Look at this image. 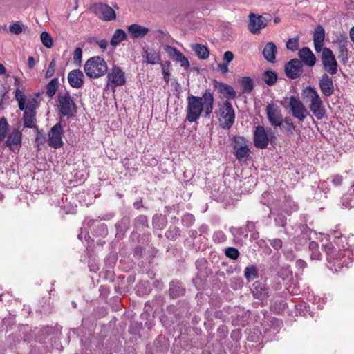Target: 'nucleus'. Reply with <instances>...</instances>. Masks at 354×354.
Listing matches in <instances>:
<instances>
[{
    "mask_svg": "<svg viewBox=\"0 0 354 354\" xmlns=\"http://www.w3.org/2000/svg\"><path fill=\"white\" fill-rule=\"evenodd\" d=\"M187 106L186 109V119L189 122H196L202 113L209 118L214 109V93L210 88H206L202 96L188 95L187 97Z\"/></svg>",
    "mask_w": 354,
    "mask_h": 354,
    "instance_id": "nucleus-1",
    "label": "nucleus"
},
{
    "mask_svg": "<svg viewBox=\"0 0 354 354\" xmlns=\"http://www.w3.org/2000/svg\"><path fill=\"white\" fill-rule=\"evenodd\" d=\"M84 69L89 78L95 79L105 75L107 73L108 66L102 57L94 56L86 62Z\"/></svg>",
    "mask_w": 354,
    "mask_h": 354,
    "instance_id": "nucleus-2",
    "label": "nucleus"
},
{
    "mask_svg": "<svg viewBox=\"0 0 354 354\" xmlns=\"http://www.w3.org/2000/svg\"><path fill=\"white\" fill-rule=\"evenodd\" d=\"M304 92L310 100V111L317 119L322 120L326 116V109L316 89L312 86H307Z\"/></svg>",
    "mask_w": 354,
    "mask_h": 354,
    "instance_id": "nucleus-3",
    "label": "nucleus"
},
{
    "mask_svg": "<svg viewBox=\"0 0 354 354\" xmlns=\"http://www.w3.org/2000/svg\"><path fill=\"white\" fill-rule=\"evenodd\" d=\"M59 115L60 118H69L77 113V106L74 99L68 91L59 93L57 96Z\"/></svg>",
    "mask_w": 354,
    "mask_h": 354,
    "instance_id": "nucleus-4",
    "label": "nucleus"
},
{
    "mask_svg": "<svg viewBox=\"0 0 354 354\" xmlns=\"http://www.w3.org/2000/svg\"><path fill=\"white\" fill-rule=\"evenodd\" d=\"M232 146L234 149V155L239 161L246 160L250 153L249 140L241 136H233L231 137Z\"/></svg>",
    "mask_w": 354,
    "mask_h": 354,
    "instance_id": "nucleus-5",
    "label": "nucleus"
},
{
    "mask_svg": "<svg viewBox=\"0 0 354 354\" xmlns=\"http://www.w3.org/2000/svg\"><path fill=\"white\" fill-rule=\"evenodd\" d=\"M218 114L224 119V122L221 127L224 129H230L235 121V111L231 102L228 100L224 101L218 104Z\"/></svg>",
    "mask_w": 354,
    "mask_h": 354,
    "instance_id": "nucleus-6",
    "label": "nucleus"
},
{
    "mask_svg": "<svg viewBox=\"0 0 354 354\" xmlns=\"http://www.w3.org/2000/svg\"><path fill=\"white\" fill-rule=\"evenodd\" d=\"M326 260L329 264L328 268L333 272H337L342 267L340 261L342 259V252L337 250L331 243H327L323 245Z\"/></svg>",
    "mask_w": 354,
    "mask_h": 354,
    "instance_id": "nucleus-7",
    "label": "nucleus"
},
{
    "mask_svg": "<svg viewBox=\"0 0 354 354\" xmlns=\"http://www.w3.org/2000/svg\"><path fill=\"white\" fill-rule=\"evenodd\" d=\"M288 107L290 108L292 116L301 122L310 115L303 102L299 98L295 96H291L289 98Z\"/></svg>",
    "mask_w": 354,
    "mask_h": 354,
    "instance_id": "nucleus-8",
    "label": "nucleus"
},
{
    "mask_svg": "<svg viewBox=\"0 0 354 354\" xmlns=\"http://www.w3.org/2000/svg\"><path fill=\"white\" fill-rule=\"evenodd\" d=\"M90 10L103 21H111L116 18L114 10L105 3H95L91 6Z\"/></svg>",
    "mask_w": 354,
    "mask_h": 354,
    "instance_id": "nucleus-9",
    "label": "nucleus"
},
{
    "mask_svg": "<svg viewBox=\"0 0 354 354\" xmlns=\"http://www.w3.org/2000/svg\"><path fill=\"white\" fill-rule=\"evenodd\" d=\"M322 62L324 68L330 75L337 74L338 64L333 51L328 48H324L322 53Z\"/></svg>",
    "mask_w": 354,
    "mask_h": 354,
    "instance_id": "nucleus-10",
    "label": "nucleus"
},
{
    "mask_svg": "<svg viewBox=\"0 0 354 354\" xmlns=\"http://www.w3.org/2000/svg\"><path fill=\"white\" fill-rule=\"evenodd\" d=\"M15 99L18 102V106L20 111H28L36 112V109L39 106V102L35 97H32L26 102V96L21 92L19 88L15 91Z\"/></svg>",
    "mask_w": 354,
    "mask_h": 354,
    "instance_id": "nucleus-11",
    "label": "nucleus"
},
{
    "mask_svg": "<svg viewBox=\"0 0 354 354\" xmlns=\"http://www.w3.org/2000/svg\"><path fill=\"white\" fill-rule=\"evenodd\" d=\"M169 348V340L164 335H160L152 344L147 346V354H165Z\"/></svg>",
    "mask_w": 354,
    "mask_h": 354,
    "instance_id": "nucleus-12",
    "label": "nucleus"
},
{
    "mask_svg": "<svg viewBox=\"0 0 354 354\" xmlns=\"http://www.w3.org/2000/svg\"><path fill=\"white\" fill-rule=\"evenodd\" d=\"M63 133L62 124L59 122L52 127L48 132V145L55 149L62 147L64 145L62 141Z\"/></svg>",
    "mask_w": 354,
    "mask_h": 354,
    "instance_id": "nucleus-13",
    "label": "nucleus"
},
{
    "mask_svg": "<svg viewBox=\"0 0 354 354\" xmlns=\"http://www.w3.org/2000/svg\"><path fill=\"white\" fill-rule=\"evenodd\" d=\"M266 115L270 124L272 127H281L283 116L281 109L277 104L272 102L266 106Z\"/></svg>",
    "mask_w": 354,
    "mask_h": 354,
    "instance_id": "nucleus-14",
    "label": "nucleus"
},
{
    "mask_svg": "<svg viewBox=\"0 0 354 354\" xmlns=\"http://www.w3.org/2000/svg\"><path fill=\"white\" fill-rule=\"evenodd\" d=\"M107 83L113 87L123 86L126 83L124 72L118 66L114 65L107 75Z\"/></svg>",
    "mask_w": 354,
    "mask_h": 354,
    "instance_id": "nucleus-15",
    "label": "nucleus"
},
{
    "mask_svg": "<svg viewBox=\"0 0 354 354\" xmlns=\"http://www.w3.org/2000/svg\"><path fill=\"white\" fill-rule=\"evenodd\" d=\"M286 75L290 79H296L303 73V63L301 60L295 58L285 64Z\"/></svg>",
    "mask_w": 354,
    "mask_h": 354,
    "instance_id": "nucleus-16",
    "label": "nucleus"
},
{
    "mask_svg": "<svg viewBox=\"0 0 354 354\" xmlns=\"http://www.w3.org/2000/svg\"><path fill=\"white\" fill-rule=\"evenodd\" d=\"M22 133L18 129H14L8 136L4 145L13 152L19 151L21 147Z\"/></svg>",
    "mask_w": 354,
    "mask_h": 354,
    "instance_id": "nucleus-17",
    "label": "nucleus"
},
{
    "mask_svg": "<svg viewBox=\"0 0 354 354\" xmlns=\"http://www.w3.org/2000/svg\"><path fill=\"white\" fill-rule=\"evenodd\" d=\"M269 143V139L263 126L256 127L254 133V145L257 148L264 149Z\"/></svg>",
    "mask_w": 354,
    "mask_h": 354,
    "instance_id": "nucleus-18",
    "label": "nucleus"
},
{
    "mask_svg": "<svg viewBox=\"0 0 354 354\" xmlns=\"http://www.w3.org/2000/svg\"><path fill=\"white\" fill-rule=\"evenodd\" d=\"M251 292L254 298L264 300L269 296V288L265 281H256L252 284Z\"/></svg>",
    "mask_w": 354,
    "mask_h": 354,
    "instance_id": "nucleus-19",
    "label": "nucleus"
},
{
    "mask_svg": "<svg viewBox=\"0 0 354 354\" xmlns=\"http://www.w3.org/2000/svg\"><path fill=\"white\" fill-rule=\"evenodd\" d=\"M133 230L131 236L138 238L140 236L139 232H144L149 227L147 216L142 214L137 216L133 221Z\"/></svg>",
    "mask_w": 354,
    "mask_h": 354,
    "instance_id": "nucleus-20",
    "label": "nucleus"
},
{
    "mask_svg": "<svg viewBox=\"0 0 354 354\" xmlns=\"http://www.w3.org/2000/svg\"><path fill=\"white\" fill-rule=\"evenodd\" d=\"M319 86L322 94L326 97L331 96L335 91L332 78L326 73L322 75L319 80Z\"/></svg>",
    "mask_w": 354,
    "mask_h": 354,
    "instance_id": "nucleus-21",
    "label": "nucleus"
},
{
    "mask_svg": "<svg viewBox=\"0 0 354 354\" xmlns=\"http://www.w3.org/2000/svg\"><path fill=\"white\" fill-rule=\"evenodd\" d=\"M212 84L214 85V88L217 89L218 93L223 95V96L227 99H235L236 97V91L234 88L227 84L223 82H220L216 80H212Z\"/></svg>",
    "mask_w": 354,
    "mask_h": 354,
    "instance_id": "nucleus-22",
    "label": "nucleus"
},
{
    "mask_svg": "<svg viewBox=\"0 0 354 354\" xmlns=\"http://www.w3.org/2000/svg\"><path fill=\"white\" fill-rule=\"evenodd\" d=\"M265 18L262 16H256L254 14H250L249 30L253 34L259 33L260 30L266 26Z\"/></svg>",
    "mask_w": 354,
    "mask_h": 354,
    "instance_id": "nucleus-23",
    "label": "nucleus"
},
{
    "mask_svg": "<svg viewBox=\"0 0 354 354\" xmlns=\"http://www.w3.org/2000/svg\"><path fill=\"white\" fill-rule=\"evenodd\" d=\"M68 81L70 86L74 88H80L84 84V74L80 69H75L69 72Z\"/></svg>",
    "mask_w": 354,
    "mask_h": 354,
    "instance_id": "nucleus-24",
    "label": "nucleus"
},
{
    "mask_svg": "<svg viewBox=\"0 0 354 354\" xmlns=\"http://www.w3.org/2000/svg\"><path fill=\"white\" fill-rule=\"evenodd\" d=\"M131 217L129 215L123 216L120 221H118L115 225L116 234L115 236L118 239H122L126 232L130 227Z\"/></svg>",
    "mask_w": 354,
    "mask_h": 354,
    "instance_id": "nucleus-25",
    "label": "nucleus"
},
{
    "mask_svg": "<svg viewBox=\"0 0 354 354\" xmlns=\"http://www.w3.org/2000/svg\"><path fill=\"white\" fill-rule=\"evenodd\" d=\"M270 303V310L279 315L283 313L288 306L285 299L280 295L274 296Z\"/></svg>",
    "mask_w": 354,
    "mask_h": 354,
    "instance_id": "nucleus-26",
    "label": "nucleus"
},
{
    "mask_svg": "<svg viewBox=\"0 0 354 354\" xmlns=\"http://www.w3.org/2000/svg\"><path fill=\"white\" fill-rule=\"evenodd\" d=\"M299 57L306 66H313L316 63V57L313 53L308 47H304L299 51Z\"/></svg>",
    "mask_w": 354,
    "mask_h": 354,
    "instance_id": "nucleus-27",
    "label": "nucleus"
},
{
    "mask_svg": "<svg viewBox=\"0 0 354 354\" xmlns=\"http://www.w3.org/2000/svg\"><path fill=\"white\" fill-rule=\"evenodd\" d=\"M142 57L147 64H156L160 61V56L154 49L145 46L142 48Z\"/></svg>",
    "mask_w": 354,
    "mask_h": 354,
    "instance_id": "nucleus-28",
    "label": "nucleus"
},
{
    "mask_svg": "<svg viewBox=\"0 0 354 354\" xmlns=\"http://www.w3.org/2000/svg\"><path fill=\"white\" fill-rule=\"evenodd\" d=\"M127 30L133 39L143 38L149 31L148 28L137 24L127 26Z\"/></svg>",
    "mask_w": 354,
    "mask_h": 354,
    "instance_id": "nucleus-29",
    "label": "nucleus"
},
{
    "mask_svg": "<svg viewBox=\"0 0 354 354\" xmlns=\"http://www.w3.org/2000/svg\"><path fill=\"white\" fill-rule=\"evenodd\" d=\"M277 52V46L273 42H268L265 46L263 55L268 62L274 63L276 61V54Z\"/></svg>",
    "mask_w": 354,
    "mask_h": 354,
    "instance_id": "nucleus-30",
    "label": "nucleus"
},
{
    "mask_svg": "<svg viewBox=\"0 0 354 354\" xmlns=\"http://www.w3.org/2000/svg\"><path fill=\"white\" fill-rule=\"evenodd\" d=\"M36 114L37 112L24 111L23 122L24 127L37 129Z\"/></svg>",
    "mask_w": 354,
    "mask_h": 354,
    "instance_id": "nucleus-31",
    "label": "nucleus"
},
{
    "mask_svg": "<svg viewBox=\"0 0 354 354\" xmlns=\"http://www.w3.org/2000/svg\"><path fill=\"white\" fill-rule=\"evenodd\" d=\"M169 295L171 298H177L183 296L185 292V288L181 282L178 281H172L169 283Z\"/></svg>",
    "mask_w": 354,
    "mask_h": 354,
    "instance_id": "nucleus-32",
    "label": "nucleus"
},
{
    "mask_svg": "<svg viewBox=\"0 0 354 354\" xmlns=\"http://www.w3.org/2000/svg\"><path fill=\"white\" fill-rule=\"evenodd\" d=\"M127 37V35L126 32L122 29L118 28L115 31L113 35L112 36L110 41V44L112 46L115 47L120 42L126 40Z\"/></svg>",
    "mask_w": 354,
    "mask_h": 354,
    "instance_id": "nucleus-33",
    "label": "nucleus"
},
{
    "mask_svg": "<svg viewBox=\"0 0 354 354\" xmlns=\"http://www.w3.org/2000/svg\"><path fill=\"white\" fill-rule=\"evenodd\" d=\"M164 50L171 59L178 62L180 61V59L185 57L184 55L180 50L169 45H165L164 46Z\"/></svg>",
    "mask_w": 354,
    "mask_h": 354,
    "instance_id": "nucleus-34",
    "label": "nucleus"
},
{
    "mask_svg": "<svg viewBox=\"0 0 354 354\" xmlns=\"http://www.w3.org/2000/svg\"><path fill=\"white\" fill-rule=\"evenodd\" d=\"M310 251V257L311 260H321L322 254L319 250V245L315 241H310L308 245Z\"/></svg>",
    "mask_w": 354,
    "mask_h": 354,
    "instance_id": "nucleus-35",
    "label": "nucleus"
},
{
    "mask_svg": "<svg viewBox=\"0 0 354 354\" xmlns=\"http://www.w3.org/2000/svg\"><path fill=\"white\" fill-rule=\"evenodd\" d=\"M277 74L272 70L266 71L263 74V80L268 86L274 85L277 81Z\"/></svg>",
    "mask_w": 354,
    "mask_h": 354,
    "instance_id": "nucleus-36",
    "label": "nucleus"
},
{
    "mask_svg": "<svg viewBox=\"0 0 354 354\" xmlns=\"http://www.w3.org/2000/svg\"><path fill=\"white\" fill-rule=\"evenodd\" d=\"M59 80L57 77H54L46 85V95L49 97H53L58 88Z\"/></svg>",
    "mask_w": 354,
    "mask_h": 354,
    "instance_id": "nucleus-37",
    "label": "nucleus"
},
{
    "mask_svg": "<svg viewBox=\"0 0 354 354\" xmlns=\"http://www.w3.org/2000/svg\"><path fill=\"white\" fill-rule=\"evenodd\" d=\"M244 277L250 281L259 277V271L255 266L251 265L244 269Z\"/></svg>",
    "mask_w": 354,
    "mask_h": 354,
    "instance_id": "nucleus-38",
    "label": "nucleus"
},
{
    "mask_svg": "<svg viewBox=\"0 0 354 354\" xmlns=\"http://www.w3.org/2000/svg\"><path fill=\"white\" fill-rule=\"evenodd\" d=\"M196 55L201 59H206L209 57V52L208 48L200 44H196L193 48Z\"/></svg>",
    "mask_w": 354,
    "mask_h": 354,
    "instance_id": "nucleus-39",
    "label": "nucleus"
},
{
    "mask_svg": "<svg viewBox=\"0 0 354 354\" xmlns=\"http://www.w3.org/2000/svg\"><path fill=\"white\" fill-rule=\"evenodd\" d=\"M167 224V218L162 214L155 215L153 217V225L155 228L162 230Z\"/></svg>",
    "mask_w": 354,
    "mask_h": 354,
    "instance_id": "nucleus-40",
    "label": "nucleus"
},
{
    "mask_svg": "<svg viewBox=\"0 0 354 354\" xmlns=\"http://www.w3.org/2000/svg\"><path fill=\"white\" fill-rule=\"evenodd\" d=\"M283 128L285 129L288 136H292L296 129L290 117L286 116L283 118Z\"/></svg>",
    "mask_w": 354,
    "mask_h": 354,
    "instance_id": "nucleus-41",
    "label": "nucleus"
},
{
    "mask_svg": "<svg viewBox=\"0 0 354 354\" xmlns=\"http://www.w3.org/2000/svg\"><path fill=\"white\" fill-rule=\"evenodd\" d=\"M241 86L243 88V93H250L254 88V84L252 80L249 77H243L240 80Z\"/></svg>",
    "mask_w": 354,
    "mask_h": 354,
    "instance_id": "nucleus-42",
    "label": "nucleus"
},
{
    "mask_svg": "<svg viewBox=\"0 0 354 354\" xmlns=\"http://www.w3.org/2000/svg\"><path fill=\"white\" fill-rule=\"evenodd\" d=\"M165 236L169 240L174 241L180 236V230L176 226H170Z\"/></svg>",
    "mask_w": 354,
    "mask_h": 354,
    "instance_id": "nucleus-43",
    "label": "nucleus"
},
{
    "mask_svg": "<svg viewBox=\"0 0 354 354\" xmlns=\"http://www.w3.org/2000/svg\"><path fill=\"white\" fill-rule=\"evenodd\" d=\"M324 30L322 26L318 25L316 27L313 34V41H316L317 43H324Z\"/></svg>",
    "mask_w": 354,
    "mask_h": 354,
    "instance_id": "nucleus-44",
    "label": "nucleus"
},
{
    "mask_svg": "<svg viewBox=\"0 0 354 354\" xmlns=\"http://www.w3.org/2000/svg\"><path fill=\"white\" fill-rule=\"evenodd\" d=\"M9 128V124L5 117L0 118V142L6 138Z\"/></svg>",
    "mask_w": 354,
    "mask_h": 354,
    "instance_id": "nucleus-45",
    "label": "nucleus"
},
{
    "mask_svg": "<svg viewBox=\"0 0 354 354\" xmlns=\"http://www.w3.org/2000/svg\"><path fill=\"white\" fill-rule=\"evenodd\" d=\"M24 25L21 21H12L9 26V32L13 35H19L23 32Z\"/></svg>",
    "mask_w": 354,
    "mask_h": 354,
    "instance_id": "nucleus-46",
    "label": "nucleus"
},
{
    "mask_svg": "<svg viewBox=\"0 0 354 354\" xmlns=\"http://www.w3.org/2000/svg\"><path fill=\"white\" fill-rule=\"evenodd\" d=\"M40 39L42 44L45 47L50 48L53 46V38L48 32L46 31L42 32L40 35Z\"/></svg>",
    "mask_w": 354,
    "mask_h": 354,
    "instance_id": "nucleus-47",
    "label": "nucleus"
},
{
    "mask_svg": "<svg viewBox=\"0 0 354 354\" xmlns=\"http://www.w3.org/2000/svg\"><path fill=\"white\" fill-rule=\"evenodd\" d=\"M338 58L344 65L347 64L348 62V50L347 46H340V48H339Z\"/></svg>",
    "mask_w": 354,
    "mask_h": 354,
    "instance_id": "nucleus-48",
    "label": "nucleus"
},
{
    "mask_svg": "<svg viewBox=\"0 0 354 354\" xmlns=\"http://www.w3.org/2000/svg\"><path fill=\"white\" fill-rule=\"evenodd\" d=\"M195 222V217L190 213H186L183 215L181 219V223L183 226L190 227Z\"/></svg>",
    "mask_w": 354,
    "mask_h": 354,
    "instance_id": "nucleus-49",
    "label": "nucleus"
},
{
    "mask_svg": "<svg viewBox=\"0 0 354 354\" xmlns=\"http://www.w3.org/2000/svg\"><path fill=\"white\" fill-rule=\"evenodd\" d=\"M225 254L230 259L236 260L239 258L240 253L236 248L229 247L225 249Z\"/></svg>",
    "mask_w": 354,
    "mask_h": 354,
    "instance_id": "nucleus-50",
    "label": "nucleus"
},
{
    "mask_svg": "<svg viewBox=\"0 0 354 354\" xmlns=\"http://www.w3.org/2000/svg\"><path fill=\"white\" fill-rule=\"evenodd\" d=\"M243 286V280L241 277H234L230 279V287L237 290L241 289Z\"/></svg>",
    "mask_w": 354,
    "mask_h": 354,
    "instance_id": "nucleus-51",
    "label": "nucleus"
},
{
    "mask_svg": "<svg viewBox=\"0 0 354 354\" xmlns=\"http://www.w3.org/2000/svg\"><path fill=\"white\" fill-rule=\"evenodd\" d=\"M94 233L97 236L105 237L108 234L107 225L104 223L99 224L94 230Z\"/></svg>",
    "mask_w": 354,
    "mask_h": 354,
    "instance_id": "nucleus-52",
    "label": "nucleus"
},
{
    "mask_svg": "<svg viewBox=\"0 0 354 354\" xmlns=\"http://www.w3.org/2000/svg\"><path fill=\"white\" fill-rule=\"evenodd\" d=\"M286 48L292 52L297 50L299 48V38L289 39L286 42Z\"/></svg>",
    "mask_w": 354,
    "mask_h": 354,
    "instance_id": "nucleus-53",
    "label": "nucleus"
},
{
    "mask_svg": "<svg viewBox=\"0 0 354 354\" xmlns=\"http://www.w3.org/2000/svg\"><path fill=\"white\" fill-rule=\"evenodd\" d=\"M55 68H56V61L55 59H53L50 61V62L48 65V67L46 70V72L45 74V77L50 78V77H53L55 73Z\"/></svg>",
    "mask_w": 354,
    "mask_h": 354,
    "instance_id": "nucleus-54",
    "label": "nucleus"
},
{
    "mask_svg": "<svg viewBox=\"0 0 354 354\" xmlns=\"http://www.w3.org/2000/svg\"><path fill=\"white\" fill-rule=\"evenodd\" d=\"M170 64V62H167L165 64H162L163 78L167 83H168L169 81L170 72L169 68Z\"/></svg>",
    "mask_w": 354,
    "mask_h": 354,
    "instance_id": "nucleus-55",
    "label": "nucleus"
},
{
    "mask_svg": "<svg viewBox=\"0 0 354 354\" xmlns=\"http://www.w3.org/2000/svg\"><path fill=\"white\" fill-rule=\"evenodd\" d=\"M274 223L277 227H285L286 225V217L283 214H277L274 218Z\"/></svg>",
    "mask_w": 354,
    "mask_h": 354,
    "instance_id": "nucleus-56",
    "label": "nucleus"
},
{
    "mask_svg": "<svg viewBox=\"0 0 354 354\" xmlns=\"http://www.w3.org/2000/svg\"><path fill=\"white\" fill-rule=\"evenodd\" d=\"M36 130H37V134H36V138H35V143L37 146V148L39 149L40 145H44V143L46 142V137L43 133H41L39 131L38 128Z\"/></svg>",
    "mask_w": 354,
    "mask_h": 354,
    "instance_id": "nucleus-57",
    "label": "nucleus"
},
{
    "mask_svg": "<svg viewBox=\"0 0 354 354\" xmlns=\"http://www.w3.org/2000/svg\"><path fill=\"white\" fill-rule=\"evenodd\" d=\"M234 235L238 238L243 237L246 239L248 237V231L243 227L236 228L234 230Z\"/></svg>",
    "mask_w": 354,
    "mask_h": 354,
    "instance_id": "nucleus-58",
    "label": "nucleus"
},
{
    "mask_svg": "<svg viewBox=\"0 0 354 354\" xmlns=\"http://www.w3.org/2000/svg\"><path fill=\"white\" fill-rule=\"evenodd\" d=\"M270 245L276 250H279L282 248V241L280 239H273L269 240Z\"/></svg>",
    "mask_w": 354,
    "mask_h": 354,
    "instance_id": "nucleus-59",
    "label": "nucleus"
},
{
    "mask_svg": "<svg viewBox=\"0 0 354 354\" xmlns=\"http://www.w3.org/2000/svg\"><path fill=\"white\" fill-rule=\"evenodd\" d=\"M82 50L81 48H76L73 53V59L75 63L80 64L82 60Z\"/></svg>",
    "mask_w": 354,
    "mask_h": 354,
    "instance_id": "nucleus-60",
    "label": "nucleus"
},
{
    "mask_svg": "<svg viewBox=\"0 0 354 354\" xmlns=\"http://www.w3.org/2000/svg\"><path fill=\"white\" fill-rule=\"evenodd\" d=\"M207 263V260L205 258H201L196 261L195 266L197 270H203L206 267Z\"/></svg>",
    "mask_w": 354,
    "mask_h": 354,
    "instance_id": "nucleus-61",
    "label": "nucleus"
},
{
    "mask_svg": "<svg viewBox=\"0 0 354 354\" xmlns=\"http://www.w3.org/2000/svg\"><path fill=\"white\" fill-rule=\"evenodd\" d=\"M218 335L221 338H225L228 333L227 326L222 325L220 326L217 330Z\"/></svg>",
    "mask_w": 354,
    "mask_h": 354,
    "instance_id": "nucleus-62",
    "label": "nucleus"
},
{
    "mask_svg": "<svg viewBox=\"0 0 354 354\" xmlns=\"http://www.w3.org/2000/svg\"><path fill=\"white\" fill-rule=\"evenodd\" d=\"M347 41V37L345 35H341L337 38V43L339 48H340V46H346Z\"/></svg>",
    "mask_w": 354,
    "mask_h": 354,
    "instance_id": "nucleus-63",
    "label": "nucleus"
},
{
    "mask_svg": "<svg viewBox=\"0 0 354 354\" xmlns=\"http://www.w3.org/2000/svg\"><path fill=\"white\" fill-rule=\"evenodd\" d=\"M234 58V55L231 51H226L223 55V62L229 64L231 61H232Z\"/></svg>",
    "mask_w": 354,
    "mask_h": 354,
    "instance_id": "nucleus-64",
    "label": "nucleus"
}]
</instances>
